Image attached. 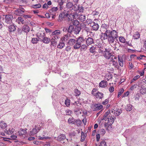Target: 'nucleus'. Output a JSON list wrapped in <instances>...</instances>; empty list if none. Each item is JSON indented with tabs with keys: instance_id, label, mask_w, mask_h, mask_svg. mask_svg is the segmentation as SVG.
Masks as SVG:
<instances>
[{
	"instance_id": "nucleus-14",
	"label": "nucleus",
	"mask_w": 146,
	"mask_h": 146,
	"mask_svg": "<svg viewBox=\"0 0 146 146\" xmlns=\"http://www.w3.org/2000/svg\"><path fill=\"white\" fill-rule=\"evenodd\" d=\"M51 40L50 38L46 37L45 36L41 40V41L45 44H48L50 41Z\"/></svg>"
},
{
	"instance_id": "nucleus-49",
	"label": "nucleus",
	"mask_w": 146,
	"mask_h": 146,
	"mask_svg": "<svg viewBox=\"0 0 146 146\" xmlns=\"http://www.w3.org/2000/svg\"><path fill=\"white\" fill-rule=\"evenodd\" d=\"M110 101L109 98H107L105 99L102 102V104L104 105H105L108 104Z\"/></svg>"
},
{
	"instance_id": "nucleus-54",
	"label": "nucleus",
	"mask_w": 146,
	"mask_h": 146,
	"mask_svg": "<svg viewBox=\"0 0 146 146\" xmlns=\"http://www.w3.org/2000/svg\"><path fill=\"white\" fill-rule=\"evenodd\" d=\"M100 146H107L106 143L104 141H102L100 142Z\"/></svg>"
},
{
	"instance_id": "nucleus-41",
	"label": "nucleus",
	"mask_w": 146,
	"mask_h": 146,
	"mask_svg": "<svg viewBox=\"0 0 146 146\" xmlns=\"http://www.w3.org/2000/svg\"><path fill=\"white\" fill-rule=\"evenodd\" d=\"M124 91V90L123 88H121L119 89L118 92L117 97L119 98L120 96L122 94Z\"/></svg>"
},
{
	"instance_id": "nucleus-48",
	"label": "nucleus",
	"mask_w": 146,
	"mask_h": 146,
	"mask_svg": "<svg viewBox=\"0 0 146 146\" xmlns=\"http://www.w3.org/2000/svg\"><path fill=\"white\" fill-rule=\"evenodd\" d=\"M74 92L76 94V96H79L81 94L80 92L77 89L75 90Z\"/></svg>"
},
{
	"instance_id": "nucleus-37",
	"label": "nucleus",
	"mask_w": 146,
	"mask_h": 146,
	"mask_svg": "<svg viewBox=\"0 0 146 146\" xmlns=\"http://www.w3.org/2000/svg\"><path fill=\"white\" fill-rule=\"evenodd\" d=\"M86 134L83 132H81V136L80 141L82 142L84 141L85 139Z\"/></svg>"
},
{
	"instance_id": "nucleus-34",
	"label": "nucleus",
	"mask_w": 146,
	"mask_h": 146,
	"mask_svg": "<svg viewBox=\"0 0 146 146\" xmlns=\"http://www.w3.org/2000/svg\"><path fill=\"white\" fill-rule=\"evenodd\" d=\"M68 122L69 124H75V120L73 117L69 118L68 119Z\"/></svg>"
},
{
	"instance_id": "nucleus-3",
	"label": "nucleus",
	"mask_w": 146,
	"mask_h": 146,
	"mask_svg": "<svg viewBox=\"0 0 146 146\" xmlns=\"http://www.w3.org/2000/svg\"><path fill=\"white\" fill-rule=\"evenodd\" d=\"M77 44L76 40L73 38L70 39L68 42V44L70 46H73V48L75 49H78Z\"/></svg>"
},
{
	"instance_id": "nucleus-29",
	"label": "nucleus",
	"mask_w": 146,
	"mask_h": 146,
	"mask_svg": "<svg viewBox=\"0 0 146 146\" xmlns=\"http://www.w3.org/2000/svg\"><path fill=\"white\" fill-rule=\"evenodd\" d=\"M110 61L112 62L113 63V65L114 66V67L115 68H118V66L117 62L115 61L113 58H111Z\"/></svg>"
},
{
	"instance_id": "nucleus-53",
	"label": "nucleus",
	"mask_w": 146,
	"mask_h": 146,
	"mask_svg": "<svg viewBox=\"0 0 146 146\" xmlns=\"http://www.w3.org/2000/svg\"><path fill=\"white\" fill-rule=\"evenodd\" d=\"M64 14L63 13H60V14L59 16V19L58 20V21H61V20L60 19H62L64 18Z\"/></svg>"
},
{
	"instance_id": "nucleus-17",
	"label": "nucleus",
	"mask_w": 146,
	"mask_h": 146,
	"mask_svg": "<svg viewBox=\"0 0 146 146\" xmlns=\"http://www.w3.org/2000/svg\"><path fill=\"white\" fill-rule=\"evenodd\" d=\"M110 35L113 37L115 38H116L118 37V34L117 32L115 30H113L111 32Z\"/></svg>"
},
{
	"instance_id": "nucleus-5",
	"label": "nucleus",
	"mask_w": 146,
	"mask_h": 146,
	"mask_svg": "<svg viewBox=\"0 0 146 146\" xmlns=\"http://www.w3.org/2000/svg\"><path fill=\"white\" fill-rule=\"evenodd\" d=\"M86 40V43L88 46L91 45L94 43L93 39L90 37H88L87 38H85V40Z\"/></svg>"
},
{
	"instance_id": "nucleus-20",
	"label": "nucleus",
	"mask_w": 146,
	"mask_h": 146,
	"mask_svg": "<svg viewBox=\"0 0 146 146\" xmlns=\"http://www.w3.org/2000/svg\"><path fill=\"white\" fill-rule=\"evenodd\" d=\"M61 31L59 30H56L52 33V36L55 35L57 36H60Z\"/></svg>"
},
{
	"instance_id": "nucleus-21",
	"label": "nucleus",
	"mask_w": 146,
	"mask_h": 146,
	"mask_svg": "<svg viewBox=\"0 0 146 146\" xmlns=\"http://www.w3.org/2000/svg\"><path fill=\"white\" fill-rule=\"evenodd\" d=\"M51 36L52 37L51 40L52 41L55 42H56L57 41V40L60 38V36H57L55 35L52 36V34L51 35Z\"/></svg>"
},
{
	"instance_id": "nucleus-10",
	"label": "nucleus",
	"mask_w": 146,
	"mask_h": 146,
	"mask_svg": "<svg viewBox=\"0 0 146 146\" xmlns=\"http://www.w3.org/2000/svg\"><path fill=\"white\" fill-rule=\"evenodd\" d=\"M13 16L10 15H5V22L7 23H10L12 21V19Z\"/></svg>"
},
{
	"instance_id": "nucleus-35",
	"label": "nucleus",
	"mask_w": 146,
	"mask_h": 146,
	"mask_svg": "<svg viewBox=\"0 0 146 146\" xmlns=\"http://www.w3.org/2000/svg\"><path fill=\"white\" fill-rule=\"evenodd\" d=\"M65 46V44L64 42H60L59 43L57 47L58 48L60 49L62 48Z\"/></svg>"
},
{
	"instance_id": "nucleus-12",
	"label": "nucleus",
	"mask_w": 146,
	"mask_h": 146,
	"mask_svg": "<svg viewBox=\"0 0 146 146\" xmlns=\"http://www.w3.org/2000/svg\"><path fill=\"white\" fill-rule=\"evenodd\" d=\"M40 127L38 125H35V128H33L31 132L32 135H34L37 133L38 131L40 130Z\"/></svg>"
},
{
	"instance_id": "nucleus-36",
	"label": "nucleus",
	"mask_w": 146,
	"mask_h": 146,
	"mask_svg": "<svg viewBox=\"0 0 146 146\" xmlns=\"http://www.w3.org/2000/svg\"><path fill=\"white\" fill-rule=\"evenodd\" d=\"M82 124V122L79 119L75 120V124L78 126H80Z\"/></svg>"
},
{
	"instance_id": "nucleus-4",
	"label": "nucleus",
	"mask_w": 146,
	"mask_h": 146,
	"mask_svg": "<svg viewBox=\"0 0 146 146\" xmlns=\"http://www.w3.org/2000/svg\"><path fill=\"white\" fill-rule=\"evenodd\" d=\"M77 45L78 46V49L80 48L81 46V44L84 41V39L82 36H80L77 38L76 40Z\"/></svg>"
},
{
	"instance_id": "nucleus-9",
	"label": "nucleus",
	"mask_w": 146,
	"mask_h": 146,
	"mask_svg": "<svg viewBox=\"0 0 146 146\" xmlns=\"http://www.w3.org/2000/svg\"><path fill=\"white\" fill-rule=\"evenodd\" d=\"M104 94L101 92L98 91V93H96V94L95 96V97L98 100L104 98Z\"/></svg>"
},
{
	"instance_id": "nucleus-51",
	"label": "nucleus",
	"mask_w": 146,
	"mask_h": 146,
	"mask_svg": "<svg viewBox=\"0 0 146 146\" xmlns=\"http://www.w3.org/2000/svg\"><path fill=\"white\" fill-rule=\"evenodd\" d=\"M140 77V76L139 75H137L135 76L134 78L132 80L131 83L133 82L134 81H135L137 80L138 78H139Z\"/></svg>"
},
{
	"instance_id": "nucleus-43",
	"label": "nucleus",
	"mask_w": 146,
	"mask_h": 146,
	"mask_svg": "<svg viewBox=\"0 0 146 146\" xmlns=\"http://www.w3.org/2000/svg\"><path fill=\"white\" fill-rule=\"evenodd\" d=\"M88 46L87 45H86V44H83L81 45L80 47L81 48V49L84 50H86L88 48Z\"/></svg>"
},
{
	"instance_id": "nucleus-62",
	"label": "nucleus",
	"mask_w": 146,
	"mask_h": 146,
	"mask_svg": "<svg viewBox=\"0 0 146 146\" xmlns=\"http://www.w3.org/2000/svg\"><path fill=\"white\" fill-rule=\"evenodd\" d=\"M129 91H127L125 92L122 96V97L123 98L127 96L129 94Z\"/></svg>"
},
{
	"instance_id": "nucleus-44",
	"label": "nucleus",
	"mask_w": 146,
	"mask_h": 146,
	"mask_svg": "<svg viewBox=\"0 0 146 146\" xmlns=\"http://www.w3.org/2000/svg\"><path fill=\"white\" fill-rule=\"evenodd\" d=\"M96 47L94 46H92L90 48V52L92 53H93L95 52Z\"/></svg>"
},
{
	"instance_id": "nucleus-42",
	"label": "nucleus",
	"mask_w": 146,
	"mask_h": 146,
	"mask_svg": "<svg viewBox=\"0 0 146 146\" xmlns=\"http://www.w3.org/2000/svg\"><path fill=\"white\" fill-rule=\"evenodd\" d=\"M71 23L73 25H78L79 24V22L76 20H75L73 21L72 22H71L70 23V24Z\"/></svg>"
},
{
	"instance_id": "nucleus-13",
	"label": "nucleus",
	"mask_w": 146,
	"mask_h": 146,
	"mask_svg": "<svg viewBox=\"0 0 146 146\" xmlns=\"http://www.w3.org/2000/svg\"><path fill=\"white\" fill-rule=\"evenodd\" d=\"M103 107L102 105H99L98 104H95L93 106V109L94 111L99 110Z\"/></svg>"
},
{
	"instance_id": "nucleus-63",
	"label": "nucleus",
	"mask_w": 146,
	"mask_h": 146,
	"mask_svg": "<svg viewBox=\"0 0 146 146\" xmlns=\"http://www.w3.org/2000/svg\"><path fill=\"white\" fill-rule=\"evenodd\" d=\"M137 85L136 84H134L131 86L130 88V90H133L134 89L137 88Z\"/></svg>"
},
{
	"instance_id": "nucleus-58",
	"label": "nucleus",
	"mask_w": 146,
	"mask_h": 146,
	"mask_svg": "<svg viewBox=\"0 0 146 146\" xmlns=\"http://www.w3.org/2000/svg\"><path fill=\"white\" fill-rule=\"evenodd\" d=\"M64 2V0H60V1L59 0L58 1V5L59 6H62Z\"/></svg>"
},
{
	"instance_id": "nucleus-15",
	"label": "nucleus",
	"mask_w": 146,
	"mask_h": 146,
	"mask_svg": "<svg viewBox=\"0 0 146 146\" xmlns=\"http://www.w3.org/2000/svg\"><path fill=\"white\" fill-rule=\"evenodd\" d=\"M107 81L103 80L102 81L99 83V86L102 88H105L107 86Z\"/></svg>"
},
{
	"instance_id": "nucleus-47",
	"label": "nucleus",
	"mask_w": 146,
	"mask_h": 146,
	"mask_svg": "<svg viewBox=\"0 0 146 146\" xmlns=\"http://www.w3.org/2000/svg\"><path fill=\"white\" fill-rule=\"evenodd\" d=\"M119 40L120 42L122 43H124L125 42V40L123 37H119Z\"/></svg>"
},
{
	"instance_id": "nucleus-6",
	"label": "nucleus",
	"mask_w": 146,
	"mask_h": 146,
	"mask_svg": "<svg viewBox=\"0 0 146 146\" xmlns=\"http://www.w3.org/2000/svg\"><path fill=\"white\" fill-rule=\"evenodd\" d=\"M104 55L105 57L107 59H110L112 56L111 53L109 51L107 50L106 49V50L104 52Z\"/></svg>"
},
{
	"instance_id": "nucleus-61",
	"label": "nucleus",
	"mask_w": 146,
	"mask_h": 146,
	"mask_svg": "<svg viewBox=\"0 0 146 146\" xmlns=\"http://www.w3.org/2000/svg\"><path fill=\"white\" fill-rule=\"evenodd\" d=\"M133 65L132 64V63L131 62L129 63V69L131 70L133 67Z\"/></svg>"
},
{
	"instance_id": "nucleus-11",
	"label": "nucleus",
	"mask_w": 146,
	"mask_h": 146,
	"mask_svg": "<svg viewBox=\"0 0 146 146\" xmlns=\"http://www.w3.org/2000/svg\"><path fill=\"white\" fill-rule=\"evenodd\" d=\"M91 26L93 30L96 31H98L99 27L98 24L97 23H95L94 22H93L92 23V25Z\"/></svg>"
},
{
	"instance_id": "nucleus-31",
	"label": "nucleus",
	"mask_w": 146,
	"mask_h": 146,
	"mask_svg": "<svg viewBox=\"0 0 146 146\" xmlns=\"http://www.w3.org/2000/svg\"><path fill=\"white\" fill-rule=\"evenodd\" d=\"M27 132L26 130L21 129L20 131H18V133L20 135H23L26 134Z\"/></svg>"
},
{
	"instance_id": "nucleus-1",
	"label": "nucleus",
	"mask_w": 146,
	"mask_h": 146,
	"mask_svg": "<svg viewBox=\"0 0 146 146\" xmlns=\"http://www.w3.org/2000/svg\"><path fill=\"white\" fill-rule=\"evenodd\" d=\"M14 129L12 128L11 129H6L5 131V133L8 135V137L7 138L9 139L15 140L17 138L16 135H12L14 131Z\"/></svg>"
},
{
	"instance_id": "nucleus-39",
	"label": "nucleus",
	"mask_w": 146,
	"mask_h": 146,
	"mask_svg": "<svg viewBox=\"0 0 146 146\" xmlns=\"http://www.w3.org/2000/svg\"><path fill=\"white\" fill-rule=\"evenodd\" d=\"M135 33V34L133 36L134 38L136 39H138L139 38H140V34L138 32H136Z\"/></svg>"
},
{
	"instance_id": "nucleus-45",
	"label": "nucleus",
	"mask_w": 146,
	"mask_h": 146,
	"mask_svg": "<svg viewBox=\"0 0 146 146\" xmlns=\"http://www.w3.org/2000/svg\"><path fill=\"white\" fill-rule=\"evenodd\" d=\"M98 91L97 90V89L96 88H94L92 91V94L95 96L96 94V93H98Z\"/></svg>"
},
{
	"instance_id": "nucleus-56",
	"label": "nucleus",
	"mask_w": 146,
	"mask_h": 146,
	"mask_svg": "<svg viewBox=\"0 0 146 146\" xmlns=\"http://www.w3.org/2000/svg\"><path fill=\"white\" fill-rule=\"evenodd\" d=\"M108 25L105 24H103L102 25V28L105 29H107L108 28Z\"/></svg>"
},
{
	"instance_id": "nucleus-24",
	"label": "nucleus",
	"mask_w": 146,
	"mask_h": 146,
	"mask_svg": "<svg viewBox=\"0 0 146 146\" xmlns=\"http://www.w3.org/2000/svg\"><path fill=\"white\" fill-rule=\"evenodd\" d=\"M78 19L81 21H84L86 19V16L84 15L80 14L78 16Z\"/></svg>"
},
{
	"instance_id": "nucleus-46",
	"label": "nucleus",
	"mask_w": 146,
	"mask_h": 146,
	"mask_svg": "<svg viewBox=\"0 0 146 146\" xmlns=\"http://www.w3.org/2000/svg\"><path fill=\"white\" fill-rule=\"evenodd\" d=\"M38 40L37 38H33L32 39L31 42L33 44H36L37 43Z\"/></svg>"
},
{
	"instance_id": "nucleus-25",
	"label": "nucleus",
	"mask_w": 146,
	"mask_h": 146,
	"mask_svg": "<svg viewBox=\"0 0 146 146\" xmlns=\"http://www.w3.org/2000/svg\"><path fill=\"white\" fill-rule=\"evenodd\" d=\"M115 38L110 35L107 39L110 44H113Z\"/></svg>"
},
{
	"instance_id": "nucleus-50",
	"label": "nucleus",
	"mask_w": 146,
	"mask_h": 146,
	"mask_svg": "<svg viewBox=\"0 0 146 146\" xmlns=\"http://www.w3.org/2000/svg\"><path fill=\"white\" fill-rule=\"evenodd\" d=\"M93 22H92V20L90 19H87L86 21V23L88 25L90 24H91V26L92 25V23Z\"/></svg>"
},
{
	"instance_id": "nucleus-18",
	"label": "nucleus",
	"mask_w": 146,
	"mask_h": 146,
	"mask_svg": "<svg viewBox=\"0 0 146 146\" xmlns=\"http://www.w3.org/2000/svg\"><path fill=\"white\" fill-rule=\"evenodd\" d=\"M111 112L113 113L115 115L118 116L121 113V111L119 109H118L117 110L113 109L111 111Z\"/></svg>"
},
{
	"instance_id": "nucleus-38",
	"label": "nucleus",
	"mask_w": 146,
	"mask_h": 146,
	"mask_svg": "<svg viewBox=\"0 0 146 146\" xmlns=\"http://www.w3.org/2000/svg\"><path fill=\"white\" fill-rule=\"evenodd\" d=\"M0 127L2 129H4L7 127V125L4 121H1L0 123Z\"/></svg>"
},
{
	"instance_id": "nucleus-40",
	"label": "nucleus",
	"mask_w": 146,
	"mask_h": 146,
	"mask_svg": "<svg viewBox=\"0 0 146 146\" xmlns=\"http://www.w3.org/2000/svg\"><path fill=\"white\" fill-rule=\"evenodd\" d=\"M72 8L73 10H74L75 11H77L79 9L78 5L76 3L73 5Z\"/></svg>"
},
{
	"instance_id": "nucleus-64",
	"label": "nucleus",
	"mask_w": 146,
	"mask_h": 146,
	"mask_svg": "<svg viewBox=\"0 0 146 146\" xmlns=\"http://www.w3.org/2000/svg\"><path fill=\"white\" fill-rule=\"evenodd\" d=\"M71 49V47L69 46H68L67 47H66L65 49V50L67 52L70 51Z\"/></svg>"
},
{
	"instance_id": "nucleus-16",
	"label": "nucleus",
	"mask_w": 146,
	"mask_h": 146,
	"mask_svg": "<svg viewBox=\"0 0 146 146\" xmlns=\"http://www.w3.org/2000/svg\"><path fill=\"white\" fill-rule=\"evenodd\" d=\"M73 4L72 2H68L66 5V7L67 8L70 10H73Z\"/></svg>"
},
{
	"instance_id": "nucleus-55",
	"label": "nucleus",
	"mask_w": 146,
	"mask_h": 146,
	"mask_svg": "<svg viewBox=\"0 0 146 146\" xmlns=\"http://www.w3.org/2000/svg\"><path fill=\"white\" fill-rule=\"evenodd\" d=\"M106 133V131L103 129H101L100 130V133L101 135H103Z\"/></svg>"
},
{
	"instance_id": "nucleus-59",
	"label": "nucleus",
	"mask_w": 146,
	"mask_h": 146,
	"mask_svg": "<svg viewBox=\"0 0 146 146\" xmlns=\"http://www.w3.org/2000/svg\"><path fill=\"white\" fill-rule=\"evenodd\" d=\"M141 93L142 94H144L146 93V88H142L140 90Z\"/></svg>"
},
{
	"instance_id": "nucleus-30",
	"label": "nucleus",
	"mask_w": 146,
	"mask_h": 146,
	"mask_svg": "<svg viewBox=\"0 0 146 146\" xmlns=\"http://www.w3.org/2000/svg\"><path fill=\"white\" fill-rule=\"evenodd\" d=\"M80 28L79 27H76L74 29V33L76 34H78L80 31Z\"/></svg>"
},
{
	"instance_id": "nucleus-27",
	"label": "nucleus",
	"mask_w": 146,
	"mask_h": 146,
	"mask_svg": "<svg viewBox=\"0 0 146 146\" xmlns=\"http://www.w3.org/2000/svg\"><path fill=\"white\" fill-rule=\"evenodd\" d=\"M8 28L9 29V32H13L15 31L16 30V28L15 26L13 25H10Z\"/></svg>"
},
{
	"instance_id": "nucleus-2",
	"label": "nucleus",
	"mask_w": 146,
	"mask_h": 146,
	"mask_svg": "<svg viewBox=\"0 0 146 146\" xmlns=\"http://www.w3.org/2000/svg\"><path fill=\"white\" fill-rule=\"evenodd\" d=\"M106 119V122L104 123V126L106 128H108L109 126L113 124L114 121V119L112 117L110 118L108 117Z\"/></svg>"
},
{
	"instance_id": "nucleus-33",
	"label": "nucleus",
	"mask_w": 146,
	"mask_h": 146,
	"mask_svg": "<svg viewBox=\"0 0 146 146\" xmlns=\"http://www.w3.org/2000/svg\"><path fill=\"white\" fill-rule=\"evenodd\" d=\"M74 27L72 25H70L68 27V32L69 33H71L74 31Z\"/></svg>"
},
{
	"instance_id": "nucleus-52",
	"label": "nucleus",
	"mask_w": 146,
	"mask_h": 146,
	"mask_svg": "<svg viewBox=\"0 0 146 146\" xmlns=\"http://www.w3.org/2000/svg\"><path fill=\"white\" fill-rule=\"evenodd\" d=\"M65 104L67 106H69L70 104V100L69 99H67L65 101Z\"/></svg>"
},
{
	"instance_id": "nucleus-60",
	"label": "nucleus",
	"mask_w": 146,
	"mask_h": 146,
	"mask_svg": "<svg viewBox=\"0 0 146 146\" xmlns=\"http://www.w3.org/2000/svg\"><path fill=\"white\" fill-rule=\"evenodd\" d=\"M114 88L113 86H110L109 88V90L110 92L112 93L114 91Z\"/></svg>"
},
{
	"instance_id": "nucleus-32",
	"label": "nucleus",
	"mask_w": 146,
	"mask_h": 146,
	"mask_svg": "<svg viewBox=\"0 0 146 146\" xmlns=\"http://www.w3.org/2000/svg\"><path fill=\"white\" fill-rule=\"evenodd\" d=\"M66 138V137L65 135L64 134H61L60 135L58 138V140L60 141L64 140Z\"/></svg>"
},
{
	"instance_id": "nucleus-26",
	"label": "nucleus",
	"mask_w": 146,
	"mask_h": 146,
	"mask_svg": "<svg viewBox=\"0 0 146 146\" xmlns=\"http://www.w3.org/2000/svg\"><path fill=\"white\" fill-rule=\"evenodd\" d=\"M118 60L119 65L121 67L123 66V60L122 58L119 55L118 56Z\"/></svg>"
},
{
	"instance_id": "nucleus-8",
	"label": "nucleus",
	"mask_w": 146,
	"mask_h": 146,
	"mask_svg": "<svg viewBox=\"0 0 146 146\" xmlns=\"http://www.w3.org/2000/svg\"><path fill=\"white\" fill-rule=\"evenodd\" d=\"M66 16H67L68 17V21L71 22H72L73 19L75 17L74 14H69L67 13Z\"/></svg>"
},
{
	"instance_id": "nucleus-22",
	"label": "nucleus",
	"mask_w": 146,
	"mask_h": 146,
	"mask_svg": "<svg viewBox=\"0 0 146 146\" xmlns=\"http://www.w3.org/2000/svg\"><path fill=\"white\" fill-rule=\"evenodd\" d=\"M30 28L27 25H24L22 28V31L26 33H28L30 31Z\"/></svg>"
},
{
	"instance_id": "nucleus-19",
	"label": "nucleus",
	"mask_w": 146,
	"mask_h": 146,
	"mask_svg": "<svg viewBox=\"0 0 146 146\" xmlns=\"http://www.w3.org/2000/svg\"><path fill=\"white\" fill-rule=\"evenodd\" d=\"M58 10V8L57 7H54L50 9L49 10V11L52 15H53L55 14L56 12Z\"/></svg>"
},
{
	"instance_id": "nucleus-7",
	"label": "nucleus",
	"mask_w": 146,
	"mask_h": 146,
	"mask_svg": "<svg viewBox=\"0 0 146 146\" xmlns=\"http://www.w3.org/2000/svg\"><path fill=\"white\" fill-rule=\"evenodd\" d=\"M46 35L44 31H40L37 33V36L40 39H41V38H42Z\"/></svg>"
},
{
	"instance_id": "nucleus-23",
	"label": "nucleus",
	"mask_w": 146,
	"mask_h": 146,
	"mask_svg": "<svg viewBox=\"0 0 146 146\" xmlns=\"http://www.w3.org/2000/svg\"><path fill=\"white\" fill-rule=\"evenodd\" d=\"M16 22L19 24H24V20L21 17H19L16 20Z\"/></svg>"
},
{
	"instance_id": "nucleus-28",
	"label": "nucleus",
	"mask_w": 146,
	"mask_h": 146,
	"mask_svg": "<svg viewBox=\"0 0 146 146\" xmlns=\"http://www.w3.org/2000/svg\"><path fill=\"white\" fill-rule=\"evenodd\" d=\"M70 35H65L63 37L61 38V40L62 42H66L67 40H69L70 38Z\"/></svg>"
},
{
	"instance_id": "nucleus-57",
	"label": "nucleus",
	"mask_w": 146,
	"mask_h": 146,
	"mask_svg": "<svg viewBox=\"0 0 146 146\" xmlns=\"http://www.w3.org/2000/svg\"><path fill=\"white\" fill-rule=\"evenodd\" d=\"M41 7L40 4H38L33 5V7L35 8H40Z\"/></svg>"
}]
</instances>
